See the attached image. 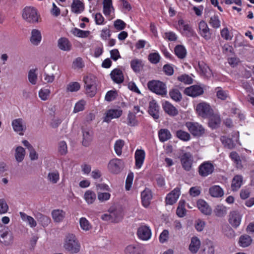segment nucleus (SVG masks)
<instances>
[{"mask_svg": "<svg viewBox=\"0 0 254 254\" xmlns=\"http://www.w3.org/2000/svg\"><path fill=\"white\" fill-rule=\"evenodd\" d=\"M63 247L65 251L72 254L79 253L81 249L80 244L75 236L70 234L66 236Z\"/></svg>", "mask_w": 254, "mask_h": 254, "instance_id": "f257e3e1", "label": "nucleus"}, {"mask_svg": "<svg viewBox=\"0 0 254 254\" xmlns=\"http://www.w3.org/2000/svg\"><path fill=\"white\" fill-rule=\"evenodd\" d=\"M22 18L27 22L34 23L38 22L39 15L37 9L32 6H26L22 10Z\"/></svg>", "mask_w": 254, "mask_h": 254, "instance_id": "f03ea898", "label": "nucleus"}, {"mask_svg": "<svg viewBox=\"0 0 254 254\" xmlns=\"http://www.w3.org/2000/svg\"><path fill=\"white\" fill-rule=\"evenodd\" d=\"M175 27L183 36L191 37L195 34L191 26L183 19H179Z\"/></svg>", "mask_w": 254, "mask_h": 254, "instance_id": "7ed1b4c3", "label": "nucleus"}, {"mask_svg": "<svg viewBox=\"0 0 254 254\" xmlns=\"http://www.w3.org/2000/svg\"><path fill=\"white\" fill-rule=\"evenodd\" d=\"M0 242L5 246L11 245L13 242V236L7 227L0 224Z\"/></svg>", "mask_w": 254, "mask_h": 254, "instance_id": "20e7f679", "label": "nucleus"}, {"mask_svg": "<svg viewBox=\"0 0 254 254\" xmlns=\"http://www.w3.org/2000/svg\"><path fill=\"white\" fill-rule=\"evenodd\" d=\"M85 90L90 97L94 96L96 92V82L94 76L88 75L84 78Z\"/></svg>", "mask_w": 254, "mask_h": 254, "instance_id": "39448f33", "label": "nucleus"}, {"mask_svg": "<svg viewBox=\"0 0 254 254\" xmlns=\"http://www.w3.org/2000/svg\"><path fill=\"white\" fill-rule=\"evenodd\" d=\"M147 86L150 91L157 94L165 95L167 93L165 84L160 81H150L148 83Z\"/></svg>", "mask_w": 254, "mask_h": 254, "instance_id": "423d86ee", "label": "nucleus"}, {"mask_svg": "<svg viewBox=\"0 0 254 254\" xmlns=\"http://www.w3.org/2000/svg\"><path fill=\"white\" fill-rule=\"evenodd\" d=\"M196 111L199 116L206 118L211 115L213 110L208 103L203 102L196 105Z\"/></svg>", "mask_w": 254, "mask_h": 254, "instance_id": "0eeeda50", "label": "nucleus"}, {"mask_svg": "<svg viewBox=\"0 0 254 254\" xmlns=\"http://www.w3.org/2000/svg\"><path fill=\"white\" fill-rule=\"evenodd\" d=\"M124 167V163L123 161L118 158L111 160L108 164L109 171L113 174H118Z\"/></svg>", "mask_w": 254, "mask_h": 254, "instance_id": "6e6552de", "label": "nucleus"}, {"mask_svg": "<svg viewBox=\"0 0 254 254\" xmlns=\"http://www.w3.org/2000/svg\"><path fill=\"white\" fill-rule=\"evenodd\" d=\"M185 125L189 131L194 136H199L204 133V128L197 123L188 122Z\"/></svg>", "mask_w": 254, "mask_h": 254, "instance_id": "1a4fd4ad", "label": "nucleus"}, {"mask_svg": "<svg viewBox=\"0 0 254 254\" xmlns=\"http://www.w3.org/2000/svg\"><path fill=\"white\" fill-rule=\"evenodd\" d=\"M180 161L183 168L186 171H189L191 169L193 157L190 152L183 153L180 156Z\"/></svg>", "mask_w": 254, "mask_h": 254, "instance_id": "9d476101", "label": "nucleus"}, {"mask_svg": "<svg viewBox=\"0 0 254 254\" xmlns=\"http://www.w3.org/2000/svg\"><path fill=\"white\" fill-rule=\"evenodd\" d=\"M11 125L14 131L19 135H23V132L26 129V124L21 118L13 120Z\"/></svg>", "mask_w": 254, "mask_h": 254, "instance_id": "9b49d317", "label": "nucleus"}, {"mask_svg": "<svg viewBox=\"0 0 254 254\" xmlns=\"http://www.w3.org/2000/svg\"><path fill=\"white\" fill-rule=\"evenodd\" d=\"M103 12L104 15L109 19H112L115 11L112 0H103Z\"/></svg>", "mask_w": 254, "mask_h": 254, "instance_id": "f8f14e48", "label": "nucleus"}, {"mask_svg": "<svg viewBox=\"0 0 254 254\" xmlns=\"http://www.w3.org/2000/svg\"><path fill=\"white\" fill-rule=\"evenodd\" d=\"M199 31L200 35L206 40L211 39V33L207 24L203 20H201L198 24Z\"/></svg>", "mask_w": 254, "mask_h": 254, "instance_id": "ddd939ff", "label": "nucleus"}, {"mask_svg": "<svg viewBox=\"0 0 254 254\" xmlns=\"http://www.w3.org/2000/svg\"><path fill=\"white\" fill-rule=\"evenodd\" d=\"M181 194L180 189L179 188H175L169 193H168L165 199L167 204L173 205L176 202Z\"/></svg>", "mask_w": 254, "mask_h": 254, "instance_id": "4468645a", "label": "nucleus"}, {"mask_svg": "<svg viewBox=\"0 0 254 254\" xmlns=\"http://www.w3.org/2000/svg\"><path fill=\"white\" fill-rule=\"evenodd\" d=\"M145 157V152L143 149H137L134 153L135 166L139 169L142 167Z\"/></svg>", "mask_w": 254, "mask_h": 254, "instance_id": "2eb2a0df", "label": "nucleus"}, {"mask_svg": "<svg viewBox=\"0 0 254 254\" xmlns=\"http://www.w3.org/2000/svg\"><path fill=\"white\" fill-rule=\"evenodd\" d=\"M213 170V165L208 162H204L199 167V173L202 177H206L211 174Z\"/></svg>", "mask_w": 254, "mask_h": 254, "instance_id": "dca6fc26", "label": "nucleus"}, {"mask_svg": "<svg viewBox=\"0 0 254 254\" xmlns=\"http://www.w3.org/2000/svg\"><path fill=\"white\" fill-rule=\"evenodd\" d=\"M138 238L143 241L148 240L151 236V231L149 227L146 226H140L137 230Z\"/></svg>", "mask_w": 254, "mask_h": 254, "instance_id": "f3484780", "label": "nucleus"}, {"mask_svg": "<svg viewBox=\"0 0 254 254\" xmlns=\"http://www.w3.org/2000/svg\"><path fill=\"white\" fill-rule=\"evenodd\" d=\"M203 93V88L198 85H192L186 88L185 90V93L191 97H196Z\"/></svg>", "mask_w": 254, "mask_h": 254, "instance_id": "a211bd4d", "label": "nucleus"}, {"mask_svg": "<svg viewBox=\"0 0 254 254\" xmlns=\"http://www.w3.org/2000/svg\"><path fill=\"white\" fill-rule=\"evenodd\" d=\"M195 68L207 78L210 77L212 74L210 68L203 61H199L197 63V65L195 66Z\"/></svg>", "mask_w": 254, "mask_h": 254, "instance_id": "6ab92c4d", "label": "nucleus"}, {"mask_svg": "<svg viewBox=\"0 0 254 254\" xmlns=\"http://www.w3.org/2000/svg\"><path fill=\"white\" fill-rule=\"evenodd\" d=\"M242 215L237 211H232L229 214V222L234 227H238L241 222Z\"/></svg>", "mask_w": 254, "mask_h": 254, "instance_id": "aec40b11", "label": "nucleus"}, {"mask_svg": "<svg viewBox=\"0 0 254 254\" xmlns=\"http://www.w3.org/2000/svg\"><path fill=\"white\" fill-rule=\"evenodd\" d=\"M122 114V111L120 109H110L107 111L104 118L103 121L109 123L111 120L119 118Z\"/></svg>", "mask_w": 254, "mask_h": 254, "instance_id": "412c9836", "label": "nucleus"}, {"mask_svg": "<svg viewBox=\"0 0 254 254\" xmlns=\"http://www.w3.org/2000/svg\"><path fill=\"white\" fill-rule=\"evenodd\" d=\"M141 197L142 205L145 207H147L150 205L151 200L152 198V193L151 190L146 188L142 191Z\"/></svg>", "mask_w": 254, "mask_h": 254, "instance_id": "4be33fe9", "label": "nucleus"}, {"mask_svg": "<svg viewBox=\"0 0 254 254\" xmlns=\"http://www.w3.org/2000/svg\"><path fill=\"white\" fill-rule=\"evenodd\" d=\"M198 209L202 213L205 215H210L212 213V209L208 204L202 199H199L197 202Z\"/></svg>", "mask_w": 254, "mask_h": 254, "instance_id": "5701e85b", "label": "nucleus"}, {"mask_svg": "<svg viewBox=\"0 0 254 254\" xmlns=\"http://www.w3.org/2000/svg\"><path fill=\"white\" fill-rule=\"evenodd\" d=\"M159 106L155 100H152L149 103L148 113L154 119L157 120L159 117Z\"/></svg>", "mask_w": 254, "mask_h": 254, "instance_id": "b1692460", "label": "nucleus"}, {"mask_svg": "<svg viewBox=\"0 0 254 254\" xmlns=\"http://www.w3.org/2000/svg\"><path fill=\"white\" fill-rule=\"evenodd\" d=\"M163 108L165 113L170 116L174 117L178 114L177 109L168 101H166L163 103Z\"/></svg>", "mask_w": 254, "mask_h": 254, "instance_id": "393cba45", "label": "nucleus"}, {"mask_svg": "<svg viewBox=\"0 0 254 254\" xmlns=\"http://www.w3.org/2000/svg\"><path fill=\"white\" fill-rule=\"evenodd\" d=\"M126 254H142L141 247L137 244L128 245L125 250Z\"/></svg>", "mask_w": 254, "mask_h": 254, "instance_id": "a878e982", "label": "nucleus"}, {"mask_svg": "<svg viewBox=\"0 0 254 254\" xmlns=\"http://www.w3.org/2000/svg\"><path fill=\"white\" fill-rule=\"evenodd\" d=\"M42 40V35L40 31L38 29H33L31 31L30 42L35 46L38 45Z\"/></svg>", "mask_w": 254, "mask_h": 254, "instance_id": "bb28decb", "label": "nucleus"}, {"mask_svg": "<svg viewBox=\"0 0 254 254\" xmlns=\"http://www.w3.org/2000/svg\"><path fill=\"white\" fill-rule=\"evenodd\" d=\"M112 80L117 83H122L124 81V76L122 70L119 69H114L110 73Z\"/></svg>", "mask_w": 254, "mask_h": 254, "instance_id": "cd10ccee", "label": "nucleus"}, {"mask_svg": "<svg viewBox=\"0 0 254 254\" xmlns=\"http://www.w3.org/2000/svg\"><path fill=\"white\" fill-rule=\"evenodd\" d=\"M209 192L211 196L217 198L223 196L224 193L223 190L218 185L211 187L209 189Z\"/></svg>", "mask_w": 254, "mask_h": 254, "instance_id": "c85d7f7f", "label": "nucleus"}, {"mask_svg": "<svg viewBox=\"0 0 254 254\" xmlns=\"http://www.w3.org/2000/svg\"><path fill=\"white\" fill-rule=\"evenodd\" d=\"M58 46L60 49L64 51H69L71 48V43L65 38H60L58 42Z\"/></svg>", "mask_w": 254, "mask_h": 254, "instance_id": "c756f323", "label": "nucleus"}, {"mask_svg": "<svg viewBox=\"0 0 254 254\" xmlns=\"http://www.w3.org/2000/svg\"><path fill=\"white\" fill-rule=\"evenodd\" d=\"M83 141L82 144L84 146H87L92 139L93 132L91 130L85 128L82 130Z\"/></svg>", "mask_w": 254, "mask_h": 254, "instance_id": "7c9ffc66", "label": "nucleus"}, {"mask_svg": "<svg viewBox=\"0 0 254 254\" xmlns=\"http://www.w3.org/2000/svg\"><path fill=\"white\" fill-rule=\"evenodd\" d=\"M208 117H209V126L212 128L218 127L221 123L220 116L218 114H213L212 113Z\"/></svg>", "mask_w": 254, "mask_h": 254, "instance_id": "2f4dec72", "label": "nucleus"}, {"mask_svg": "<svg viewBox=\"0 0 254 254\" xmlns=\"http://www.w3.org/2000/svg\"><path fill=\"white\" fill-rule=\"evenodd\" d=\"M71 8L72 12L77 14L80 13L84 9V4L79 0H73Z\"/></svg>", "mask_w": 254, "mask_h": 254, "instance_id": "473e14b6", "label": "nucleus"}, {"mask_svg": "<svg viewBox=\"0 0 254 254\" xmlns=\"http://www.w3.org/2000/svg\"><path fill=\"white\" fill-rule=\"evenodd\" d=\"M65 212L61 209H55L52 212V216L56 222L62 221L65 217Z\"/></svg>", "mask_w": 254, "mask_h": 254, "instance_id": "72a5a7b5", "label": "nucleus"}, {"mask_svg": "<svg viewBox=\"0 0 254 254\" xmlns=\"http://www.w3.org/2000/svg\"><path fill=\"white\" fill-rule=\"evenodd\" d=\"M19 214L22 221L26 222L31 228H34L36 226V221L32 217L27 215L26 213L22 212H20Z\"/></svg>", "mask_w": 254, "mask_h": 254, "instance_id": "f704fd0d", "label": "nucleus"}, {"mask_svg": "<svg viewBox=\"0 0 254 254\" xmlns=\"http://www.w3.org/2000/svg\"><path fill=\"white\" fill-rule=\"evenodd\" d=\"M158 137L159 140L164 142L171 139L172 134L168 129L162 128L158 131Z\"/></svg>", "mask_w": 254, "mask_h": 254, "instance_id": "c9c22d12", "label": "nucleus"}, {"mask_svg": "<svg viewBox=\"0 0 254 254\" xmlns=\"http://www.w3.org/2000/svg\"><path fill=\"white\" fill-rule=\"evenodd\" d=\"M47 180L52 184H57L60 180L59 172L57 170L50 171L47 176Z\"/></svg>", "mask_w": 254, "mask_h": 254, "instance_id": "e433bc0d", "label": "nucleus"}, {"mask_svg": "<svg viewBox=\"0 0 254 254\" xmlns=\"http://www.w3.org/2000/svg\"><path fill=\"white\" fill-rule=\"evenodd\" d=\"M243 177L241 175H236L233 179L231 184L232 190L233 191L238 190L242 185Z\"/></svg>", "mask_w": 254, "mask_h": 254, "instance_id": "4c0bfd02", "label": "nucleus"}, {"mask_svg": "<svg viewBox=\"0 0 254 254\" xmlns=\"http://www.w3.org/2000/svg\"><path fill=\"white\" fill-rule=\"evenodd\" d=\"M200 246V241L199 239L196 237H192L189 246L190 251L192 253H196L199 250Z\"/></svg>", "mask_w": 254, "mask_h": 254, "instance_id": "58836bf2", "label": "nucleus"}, {"mask_svg": "<svg viewBox=\"0 0 254 254\" xmlns=\"http://www.w3.org/2000/svg\"><path fill=\"white\" fill-rule=\"evenodd\" d=\"M83 197L87 204H91L95 201L96 194L93 191L87 190L85 192Z\"/></svg>", "mask_w": 254, "mask_h": 254, "instance_id": "ea45409f", "label": "nucleus"}, {"mask_svg": "<svg viewBox=\"0 0 254 254\" xmlns=\"http://www.w3.org/2000/svg\"><path fill=\"white\" fill-rule=\"evenodd\" d=\"M35 217L43 227L47 226L51 222V219L48 216L40 213L36 214Z\"/></svg>", "mask_w": 254, "mask_h": 254, "instance_id": "a19ab883", "label": "nucleus"}, {"mask_svg": "<svg viewBox=\"0 0 254 254\" xmlns=\"http://www.w3.org/2000/svg\"><path fill=\"white\" fill-rule=\"evenodd\" d=\"M142 61L141 60L134 59L130 62V66L135 72H139L143 66Z\"/></svg>", "mask_w": 254, "mask_h": 254, "instance_id": "79ce46f5", "label": "nucleus"}, {"mask_svg": "<svg viewBox=\"0 0 254 254\" xmlns=\"http://www.w3.org/2000/svg\"><path fill=\"white\" fill-rule=\"evenodd\" d=\"M227 208L225 206L219 204L217 205L214 209V213L219 217H222L227 214Z\"/></svg>", "mask_w": 254, "mask_h": 254, "instance_id": "37998d69", "label": "nucleus"}, {"mask_svg": "<svg viewBox=\"0 0 254 254\" xmlns=\"http://www.w3.org/2000/svg\"><path fill=\"white\" fill-rule=\"evenodd\" d=\"M209 23L214 28H219L221 26V21L219 16L217 14H214L210 17Z\"/></svg>", "mask_w": 254, "mask_h": 254, "instance_id": "c03bdc74", "label": "nucleus"}, {"mask_svg": "<svg viewBox=\"0 0 254 254\" xmlns=\"http://www.w3.org/2000/svg\"><path fill=\"white\" fill-rule=\"evenodd\" d=\"M111 215H112V222L117 223L120 221L123 217V215L122 212L119 210H111Z\"/></svg>", "mask_w": 254, "mask_h": 254, "instance_id": "a18cd8bd", "label": "nucleus"}, {"mask_svg": "<svg viewBox=\"0 0 254 254\" xmlns=\"http://www.w3.org/2000/svg\"><path fill=\"white\" fill-rule=\"evenodd\" d=\"M25 155V151L22 147L18 146L16 147L15 149V157L17 162H21L23 160Z\"/></svg>", "mask_w": 254, "mask_h": 254, "instance_id": "49530a36", "label": "nucleus"}, {"mask_svg": "<svg viewBox=\"0 0 254 254\" xmlns=\"http://www.w3.org/2000/svg\"><path fill=\"white\" fill-rule=\"evenodd\" d=\"M175 53L179 58L184 59L186 56L187 51L184 46L177 45L175 48Z\"/></svg>", "mask_w": 254, "mask_h": 254, "instance_id": "de8ad7c7", "label": "nucleus"}, {"mask_svg": "<svg viewBox=\"0 0 254 254\" xmlns=\"http://www.w3.org/2000/svg\"><path fill=\"white\" fill-rule=\"evenodd\" d=\"M79 224L80 228L83 231H87L92 228V225L89 221L85 217H81L80 218Z\"/></svg>", "mask_w": 254, "mask_h": 254, "instance_id": "09e8293b", "label": "nucleus"}, {"mask_svg": "<svg viewBox=\"0 0 254 254\" xmlns=\"http://www.w3.org/2000/svg\"><path fill=\"white\" fill-rule=\"evenodd\" d=\"M215 91L217 97L222 100H226L228 97V93L227 91L224 90L221 87H217L215 88Z\"/></svg>", "mask_w": 254, "mask_h": 254, "instance_id": "8fccbe9b", "label": "nucleus"}, {"mask_svg": "<svg viewBox=\"0 0 254 254\" xmlns=\"http://www.w3.org/2000/svg\"><path fill=\"white\" fill-rule=\"evenodd\" d=\"M176 135L179 139L184 141H188L190 139V135L188 132L181 129L176 131Z\"/></svg>", "mask_w": 254, "mask_h": 254, "instance_id": "3c124183", "label": "nucleus"}, {"mask_svg": "<svg viewBox=\"0 0 254 254\" xmlns=\"http://www.w3.org/2000/svg\"><path fill=\"white\" fill-rule=\"evenodd\" d=\"M252 240L250 236L245 235L241 236L239 239V244L242 247H247L252 243Z\"/></svg>", "mask_w": 254, "mask_h": 254, "instance_id": "603ef678", "label": "nucleus"}, {"mask_svg": "<svg viewBox=\"0 0 254 254\" xmlns=\"http://www.w3.org/2000/svg\"><path fill=\"white\" fill-rule=\"evenodd\" d=\"M125 145V141L122 139L117 140L114 144V150L117 155L120 156L122 153V149Z\"/></svg>", "mask_w": 254, "mask_h": 254, "instance_id": "864d4df0", "label": "nucleus"}, {"mask_svg": "<svg viewBox=\"0 0 254 254\" xmlns=\"http://www.w3.org/2000/svg\"><path fill=\"white\" fill-rule=\"evenodd\" d=\"M169 95L175 101H180L182 99V94L178 89H172L169 92Z\"/></svg>", "mask_w": 254, "mask_h": 254, "instance_id": "5fc2aeb1", "label": "nucleus"}, {"mask_svg": "<svg viewBox=\"0 0 254 254\" xmlns=\"http://www.w3.org/2000/svg\"><path fill=\"white\" fill-rule=\"evenodd\" d=\"M176 213L179 217H184L186 213V210L185 209V201L184 200H180L179 203V206L177 209Z\"/></svg>", "mask_w": 254, "mask_h": 254, "instance_id": "6e6d98bb", "label": "nucleus"}, {"mask_svg": "<svg viewBox=\"0 0 254 254\" xmlns=\"http://www.w3.org/2000/svg\"><path fill=\"white\" fill-rule=\"evenodd\" d=\"M36 69H31L28 72V80L33 85H35L37 83V74L36 73Z\"/></svg>", "mask_w": 254, "mask_h": 254, "instance_id": "4d7b16f0", "label": "nucleus"}, {"mask_svg": "<svg viewBox=\"0 0 254 254\" xmlns=\"http://www.w3.org/2000/svg\"><path fill=\"white\" fill-rule=\"evenodd\" d=\"M127 120V125L130 126L134 127L138 125V121L136 119L135 115L132 112H129L128 113Z\"/></svg>", "mask_w": 254, "mask_h": 254, "instance_id": "13d9d810", "label": "nucleus"}, {"mask_svg": "<svg viewBox=\"0 0 254 254\" xmlns=\"http://www.w3.org/2000/svg\"><path fill=\"white\" fill-rule=\"evenodd\" d=\"M51 91L48 88H42L39 91V97L43 101L47 100L50 96Z\"/></svg>", "mask_w": 254, "mask_h": 254, "instance_id": "bf43d9fd", "label": "nucleus"}, {"mask_svg": "<svg viewBox=\"0 0 254 254\" xmlns=\"http://www.w3.org/2000/svg\"><path fill=\"white\" fill-rule=\"evenodd\" d=\"M80 88V85L77 82H70L67 84L66 90L67 91L73 92L78 91Z\"/></svg>", "mask_w": 254, "mask_h": 254, "instance_id": "052dcab7", "label": "nucleus"}, {"mask_svg": "<svg viewBox=\"0 0 254 254\" xmlns=\"http://www.w3.org/2000/svg\"><path fill=\"white\" fill-rule=\"evenodd\" d=\"M160 60V56L158 53H151L148 55V60L153 64H158Z\"/></svg>", "mask_w": 254, "mask_h": 254, "instance_id": "680f3d73", "label": "nucleus"}, {"mask_svg": "<svg viewBox=\"0 0 254 254\" xmlns=\"http://www.w3.org/2000/svg\"><path fill=\"white\" fill-rule=\"evenodd\" d=\"M97 197L99 201L103 202L108 201L110 199L111 194L110 192H98L97 193Z\"/></svg>", "mask_w": 254, "mask_h": 254, "instance_id": "e2e57ef3", "label": "nucleus"}, {"mask_svg": "<svg viewBox=\"0 0 254 254\" xmlns=\"http://www.w3.org/2000/svg\"><path fill=\"white\" fill-rule=\"evenodd\" d=\"M93 16L97 25H101L105 24V18L101 13H96L93 14Z\"/></svg>", "mask_w": 254, "mask_h": 254, "instance_id": "0e129e2a", "label": "nucleus"}, {"mask_svg": "<svg viewBox=\"0 0 254 254\" xmlns=\"http://www.w3.org/2000/svg\"><path fill=\"white\" fill-rule=\"evenodd\" d=\"M221 140L223 144L229 149H232L234 146L233 141L230 138L223 136L221 138Z\"/></svg>", "mask_w": 254, "mask_h": 254, "instance_id": "69168bd1", "label": "nucleus"}, {"mask_svg": "<svg viewBox=\"0 0 254 254\" xmlns=\"http://www.w3.org/2000/svg\"><path fill=\"white\" fill-rule=\"evenodd\" d=\"M85 101L83 100H81L77 102L74 106L73 109V112L76 113L79 112L80 111H82L84 109V106L85 105Z\"/></svg>", "mask_w": 254, "mask_h": 254, "instance_id": "338daca9", "label": "nucleus"}, {"mask_svg": "<svg viewBox=\"0 0 254 254\" xmlns=\"http://www.w3.org/2000/svg\"><path fill=\"white\" fill-rule=\"evenodd\" d=\"M221 37L226 40H231L232 39L233 35L231 34L227 28H224L221 30Z\"/></svg>", "mask_w": 254, "mask_h": 254, "instance_id": "774afa93", "label": "nucleus"}]
</instances>
